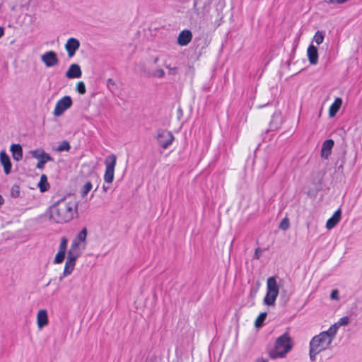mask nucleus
<instances>
[{"label":"nucleus","instance_id":"nucleus-1","mask_svg":"<svg viewBox=\"0 0 362 362\" xmlns=\"http://www.w3.org/2000/svg\"><path fill=\"white\" fill-rule=\"evenodd\" d=\"M77 203L74 201L61 199L49 209L50 218L57 223H66L74 217L77 210Z\"/></svg>","mask_w":362,"mask_h":362},{"label":"nucleus","instance_id":"nucleus-2","mask_svg":"<svg viewBox=\"0 0 362 362\" xmlns=\"http://www.w3.org/2000/svg\"><path fill=\"white\" fill-rule=\"evenodd\" d=\"M336 335V327L331 326L328 330L320 332L310 341L309 356L311 361H315L316 356L326 350L332 344Z\"/></svg>","mask_w":362,"mask_h":362},{"label":"nucleus","instance_id":"nucleus-3","mask_svg":"<svg viewBox=\"0 0 362 362\" xmlns=\"http://www.w3.org/2000/svg\"><path fill=\"white\" fill-rule=\"evenodd\" d=\"M291 349V338L286 332L276 339L273 349L269 351V356L272 359L282 358L286 357Z\"/></svg>","mask_w":362,"mask_h":362},{"label":"nucleus","instance_id":"nucleus-4","mask_svg":"<svg viewBox=\"0 0 362 362\" xmlns=\"http://www.w3.org/2000/svg\"><path fill=\"white\" fill-rule=\"evenodd\" d=\"M279 288L276 278L271 276L267 281V294L264 298V304L274 305L279 295Z\"/></svg>","mask_w":362,"mask_h":362},{"label":"nucleus","instance_id":"nucleus-5","mask_svg":"<svg viewBox=\"0 0 362 362\" xmlns=\"http://www.w3.org/2000/svg\"><path fill=\"white\" fill-rule=\"evenodd\" d=\"M116 161L117 157L114 154L107 156L105 160V172L104 175V180L107 183H112L114 180Z\"/></svg>","mask_w":362,"mask_h":362},{"label":"nucleus","instance_id":"nucleus-6","mask_svg":"<svg viewBox=\"0 0 362 362\" xmlns=\"http://www.w3.org/2000/svg\"><path fill=\"white\" fill-rule=\"evenodd\" d=\"M156 139L158 144L164 149H166L172 144L174 141L173 134L165 129H158L156 133Z\"/></svg>","mask_w":362,"mask_h":362},{"label":"nucleus","instance_id":"nucleus-7","mask_svg":"<svg viewBox=\"0 0 362 362\" xmlns=\"http://www.w3.org/2000/svg\"><path fill=\"white\" fill-rule=\"evenodd\" d=\"M73 104L71 98L66 95L59 100L54 110V115L56 117L61 116L65 110L70 108Z\"/></svg>","mask_w":362,"mask_h":362},{"label":"nucleus","instance_id":"nucleus-8","mask_svg":"<svg viewBox=\"0 0 362 362\" xmlns=\"http://www.w3.org/2000/svg\"><path fill=\"white\" fill-rule=\"evenodd\" d=\"M32 156L38 160L36 168L43 169L45 164L53 160V158L42 149H36L30 151Z\"/></svg>","mask_w":362,"mask_h":362},{"label":"nucleus","instance_id":"nucleus-9","mask_svg":"<svg viewBox=\"0 0 362 362\" xmlns=\"http://www.w3.org/2000/svg\"><path fill=\"white\" fill-rule=\"evenodd\" d=\"M42 62L47 67H52L58 64L59 59L57 54L54 51H48L41 56Z\"/></svg>","mask_w":362,"mask_h":362},{"label":"nucleus","instance_id":"nucleus-10","mask_svg":"<svg viewBox=\"0 0 362 362\" xmlns=\"http://www.w3.org/2000/svg\"><path fill=\"white\" fill-rule=\"evenodd\" d=\"M64 47L69 57L71 58L75 55L76 52L79 49L80 42L76 38L70 37L67 40Z\"/></svg>","mask_w":362,"mask_h":362},{"label":"nucleus","instance_id":"nucleus-11","mask_svg":"<svg viewBox=\"0 0 362 362\" xmlns=\"http://www.w3.org/2000/svg\"><path fill=\"white\" fill-rule=\"evenodd\" d=\"M77 259H78V257H75L70 256V255H67V258H66V261L65 263L63 275H62V276L59 277L60 281L62 280L63 277L67 276L71 274V272H73V270L74 269L76 260Z\"/></svg>","mask_w":362,"mask_h":362},{"label":"nucleus","instance_id":"nucleus-12","mask_svg":"<svg viewBox=\"0 0 362 362\" xmlns=\"http://www.w3.org/2000/svg\"><path fill=\"white\" fill-rule=\"evenodd\" d=\"M192 39V32L189 30L181 31L177 37V43L180 46L187 45Z\"/></svg>","mask_w":362,"mask_h":362},{"label":"nucleus","instance_id":"nucleus-13","mask_svg":"<svg viewBox=\"0 0 362 362\" xmlns=\"http://www.w3.org/2000/svg\"><path fill=\"white\" fill-rule=\"evenodd\" d=\"M66 77L68 78H78L82 75L81 67L77 64L70 65L69 69L66 72Z\"/></svg>","mask_w":362,"mask_h":362},{"label":"nucleus","instance_id":"nucleus-14","mask_svg":"<svg viewBox=\"0 0 362 362\" xmlns=\"http://www.w3.org/2000/svg\"><path fill=\"white\" fill-rule=\"evenodd\" d=\"M0 162L4 167L5 174L8 175L11 171V163L9 156L4 151L0 152Z\"/></svg>","mask_w":362,"mask_h":362},{"label":"nucleus","instance_id":"nucleus-15","mask_svg":"<svg viewBox=\"0 0 362 362\" xmlns=\"http://www.w3.org/2000/svg\"><path fill=\"white\" fill-rule=\"evenodd\" d=\"M308 60L310 64H317L318 62L317 49L314 45H310L307 50Z\"/></svg>","mask_w":362,"mask_h":362},{"label":"nucleus","instance_id":"nucleus-16","mask_svg":"<svg viewBox=\"0 0 362 362\" xmlns=\"http://www.w3.org/2000/svg\"><path fill=\"white\" fill-rule=\"evenodd\" d=\"M334 141L332 139H327L322 144L321 149V156L324 158H327L331 154L332 148L334 146Z\"/></svg>","mask_w":362,"mask_h":362},{"label":"nucleus","instance_id":"nucleus-17","mask_svg":"<svg viewBox=\"0 0 362 362\" xmlns=\"http://www.w3.org/2000/svg\"><path fill=\"white\" fill-rule=\"evenodd\" d=\"M37 322L39 329H42L48 324L47 313L45 310H40L37 315Z\"/></svg>","mask_w":362,"mask_h":362},{"label":"nucleus","instance_id":"nucleus-18","mask_svg":"<svg viewBox=\"0 0 362 362\" xmlns=\"http://www.w3.org/2000/svg\"><path fill=\"white\" fill-rule=\"evenodd\" d=\"M341 212L340 209L337 210L332 216L329 218L326 223V227L328 229L333 228L340 221Z\"/></svg>","mask_w":362,"mask_h":362},{"label":"nucleus","instance_id":"nucleus-19","mask_svg":"<svg viewBox=\"0 0 362 362\" xmlns=\"http://www.w3.org/2000/svg\"><path fill=\"white\" fill-rule=\"evenodd\" d=\"M10 150L15 160L19 161L23 158V149L20 144H12Z\"/></svg>","mask_w":362,"mask_h":362},{"label":"nucleus","instance_id":"nucleus-20","mask_svg":"<svg viewBox=\"0 0 362 362\" xmlns=\"http://www.w3.org/2000/svg\"><path fill=\"white\" fill-rule=\"evenodd\" d=\"M80 241L78 240H76V238L74 239L72 241L71 245L70 247V249L68 252V255L73 256L75 257H79L81 256V250L79 249V245Z\"/></svg>","mask_w":362,"mask_h":362},{"label":"nucleus","instance_id":"nucleus-21","mask_svg":"<svg viewBox=\"0 0 362 362\" xmlns=\"http://www.w3.org/2000/svg\"><path fill=\"white\" fill-rule=\"evenodd\" d=\"M342 104V100L340 98H337L334 103L331 105L329 109V115L333 117L336 115Z\"/></svg>","mask_w":362,"mask_h":362},{"label":"nucleus","instance_id":"nucleus-22","mask_svg":"<svg viewBox=\"0 0 362 362\" xmlns=\"http://www.w3.org/2000/svg\"><path fill=\"white\" fill-rule=\"evenodd\" d=\"M144 76L161 78L165 76V71L162 69H158L152 71L144 69Z\"/></svg>","mask_w":362,"mask_h":362},{"label":"nucleus","instance_id":"nucleus-23","mask_svg":"<svg viewBox=\"0 0 362 362\" xmlns=\"http://www.w3.org/2000/svg\"><path fill=\"white\" fill-rule=\"evenodd\" d=\"M38 187L42 192H46L49 188V184L47 182V177L45 175H41Z\"/></svg>","mask_w":362,"mask_h":362},{"label":"nucleus","instance_id":"nucleus-24","mask_svg":"<svg viewBox=\"0 0 362 362\" xmlns=\"http://www.w3.org/2000/svg\"><path fill=\"white\" fill-rule=\"evenodd\" d=\"M349 322H350L349 317L348 316H344V317L340 318V320L337 322L334 323L332 326H334L336 327V333H337V330L340 326L347 325L349 323Z\"/></svg>","mask_w":362,"mask_h":362},{"label":"nucleus","instance_id":"nucleus-25","mask_svg":"<svg viewBox=\"0 0 362 362\" xmlns=\"http://www.w3.org/2000/svg\"><path fill=\"white\" fill-rule=\"evenodd\" d=\"M71 148V146L67 141H63L54 150L56 151H68Z\"/></svg>","mask_w":362,"mask_h":362},{"label":"nucleus","instance_id":"nucleus-26","mask_svg":"<svg viewBox=\"0 0 362 362\" xmlns=\"http://www.w3.org/2000/svg\"><path fill=\"white\" fill-rule=\"evenodd\" d=\"M267 313H262L259 315L255 322V325L257 328L261 327L263 325L264 321L267 317Z\"/></svg>","mask_w":362,"mask_h":362},{"label":"nucleus","instance_id":"nucleus-27","mask_svg":"<svg viewBox=\"0 0 362 362\" xmlns=\"http://www.w3.org/2000/svg\"><path fill=\"white\" fill-rule=\"evenodd\" d=\"M325 37L324 32L322 31H317L313 37V40L315 42L317 45H320L322 43Z\"/></svg>","mask_w":362,"mask_h":362},{"label":"nucleus","instance_id":"nucleus-28","mask_svg":"<svg viewBox=\"0 0 362 362\" xmlns=\"http://www.w3.org/2000/svg\"><path fill=\"white\" fill-rule=\"evenodd\" d=\"M281 112H275L272 115V119L271 122L272 124H274V127H277L278 124L281 123Z\"/></svg>","mask_w":362,"mask_h":362},{"label":"nucleus","instance_id":"nucleus-29","mask_svg":"<svg viewBox=\"0 0 362 362\" xmlns=\"http://www.w3.org/2000/svg\"><path fill=\"white\" fill-rule=\"evenodd\" d=\"M65 255H66V252L59 250V251L54 258V263L55 264L62 263L64 259Z\"/></svg>","mask_w":362,"mask_h":362},{"label":"nucleus","instance_id":"nucleus-30","mask_svg":"<svg viewBox=\"0 0 362 362\" xmlns=\"http://www.w3.org/2000/svg\"><path fill=\"white\" fill-rule=\"evenodd\" d=\"M92 183L90 182H87L83 187V189L81 190V194L83 197H85L88 194V193L92 189Z\"/></svg>","mask_w":362,"mask_h":362},{"label":"nucleus","instance_id":"nucleus-31","mask_svg":"<svg viewBox=\"0 0 362 362\" xmlns=\"http://www.w3.org/2000/svg\"><path fill=\"white\" fill-rule=\"evenodd\" d=\"M86 236H87V229L86 228H84L78 234L76 239L78 240V241H80V242H84L86 239Z\"/></svg>","mask_w":362,"mask_h":362},{"label":"nucleus","instance_id":"nucleus-32","mask_svg":"<svg viewBox=\"0 0 362 362\" xmlns=\"http://www.w3.org/2000/svg\"><path fill=\"white\" fill-rule=\"evenodd\" d=\"M20 195V187L17 185H14L11 190V196L13 198H17Z\"/></svg>","mask_w":362,"mask_h":362},{"label":"nucleus","instance_id":"nucleus-33","mask_svg":"<svg viewBox=\"0 0 362 362\" xmlns=\"http://www.w3.org/2000/svg\"><path fill=\"white\" fill-rule=\"evenodd\" d=\"M290 226L289 220L288 218H284L282 219L279 224V228L284 230H287Z\"/></svg>","mask_w":362,"mask_h":362},{"label":"nucleus","instance_id":"nucleus-34","mask_svg":"<svg viewBox=\"0 0 362 362\" xmlns=\"http://www.w3.org/2000/svg\"><path fill=\"white\" fill-rule=\"evenodd\" d=\"M76 90L80 94H85L86 91L85 83L83 81H79L76 84Z\"/></svg>","mask_w":362,"mask_h":362},{"label":"nucleus","instance_id":"nucleus-35","mask_svg":"<svg viewBox=\"0 0 362 362\" xmlns=\"http://www.w3.org/2000/svg\"><path fill=\"white\" fill-rule=\"evenodd\" d=\"M67 240L65 238H62L61 240L59 250L66 252V250Z\"/></svg>","mask_w":362,"mask_h":362},{"label":"nucleus","instance_id":"nucleus-36","mask_svg":"<svg viewBox=\"0 0 362 362\" xmlns=\"http://www.w3.org/2000/svg\"><path fill=\"white\" fill-rule=\"evenodd\" d=\"M330 298L332 300H339V291L337 289L332 290Z\"/></svg>","mask_w":362,"mask_h":362},{"label":"nucleus","instance_id":"nucleus-37","mask_svg":"<svg viewBox=\"0 0 362 362\" xmlns=\"http://www.w3.org/2000/svg\"><path fill=\"white\" fill-rule=\"evenodd\" d=\"M202 0H194V9H196L197 11H199L201 8L199 6L200 5V3Z\"/></svg>","mask_w":362,"mask_h":362},{"label":"nucleus","instance_id":"nucleus-38","mask_svg":"<svg viewBox=\"0 0 362 362\" xmlns=\"http://www.w3.org/2000/svg\"><path fill=\"white\" fill-rule=\"evenodd\" d=\"M347 1L348 0H329V3L332 4H340L344 3Z\"/></svg>","mask_w":362,"mask_h":362},{"label":"nucleus","instance_id":"nucleus-39","mask_svg":"<svg viewBox=\"0 0 362 362\" xmlns=\"http://www.w3.org/2000/svg\"><path fill=\"white\" fill-rule=\"evenodd\" d=\"M261 253H262V250L260 248H257L255 250V254H254V257L255 259H259L260 255H261Z\"/></svg>","mask_w":362,"mask_h":362},{"label":"nucleus","instance_id":"nucleus-40","mask_svg":"<svg viewBox=\"0 0 362 362\" xmlns=\"http://www.w3.org/2000/svg\"><path fill=\"white\" fill-rule=\"evenodd\" d=\"M166 68H168L169 69V74H174L175 73V71L176 70V68H171L170 66H166Z\"/></svg>","mask_w":362,"mask_h":362},{"label":"nucleus","instance_id":"nucleus-41","mask_svg":"<svg viewBox=\"0 0 362 362\" xmlns=\"http://www.w3.org/2000/svg\"><path fill=\"white\" fill-rule=\"evenodd\" d=\"M256 362H268V360L263 358H259L256 360Z\"/></svg>","mask_w":362,"mask_h":362},{"label":"nucleus","instance_id":"nucleus-42","mask_svg":"<svg viewBox=\"0 0 362 362\" xmlns=\"http://www.w3.org/2000/svg\"><path fill=\"white\" fill-rule=\"evenodd\" d=\"M158 61H159V58H158V57H155V58H153V62L154 64H156Z\"/></svg>","mask_w":362,"mask_h":362},{"label":"nucleus","instance_id":"nucleus-43","mask_svg":"<svg viewBox=\"0 0 362 362\" xmlns=\"http://www.w3.org/2000/svg\"><path fill=\"white\" fill-rule=\"evenodd\" d=\"M107 85L110 83L114 84V81L112 78L107 79Z\"/></svg>","mask_w":362,"mask_h":362},{"label":"nucleus","instance_id":"nucleus-44","mask_svg":"<svg viewBox=\"0 0 362 362\" xmlns=\"http://www.w3.org/2000/svg\"><path fill=\"white\" fill-rule=\"evenodd\" d=\"M4 35V29L0 27V37Z\"/></svg>","mask_w":362,"mask_h":362},{"label":"nucleus","instance_id":"nucleus-45","mask_svg":"<svg viewBox=\"0 0 362 362\" xmlns=\"http://www.w3.org/2000/svg\"><path fill=\"white\" fill-rule=\"evenodd\" d=\"M4 199H3L2 196H1V195H0V205L3 204H4Z\"/></svg>","mask_w":362,"mask_h":362},{"label":"nucleus","instance_id":"nucleus-46","mask_svg":"<svg viewBox=\"0 0 362 362\" xmlns=\"http://www.w3.org/2000/svg\"><path fill=\"white\" fill-rule=\"evenodd\" d=\"M103 190H104L105 192H107V187H106L104 185V186L103 187Z\"/></svg>","mask_w":362,"mask_h":362}]
</instances>
